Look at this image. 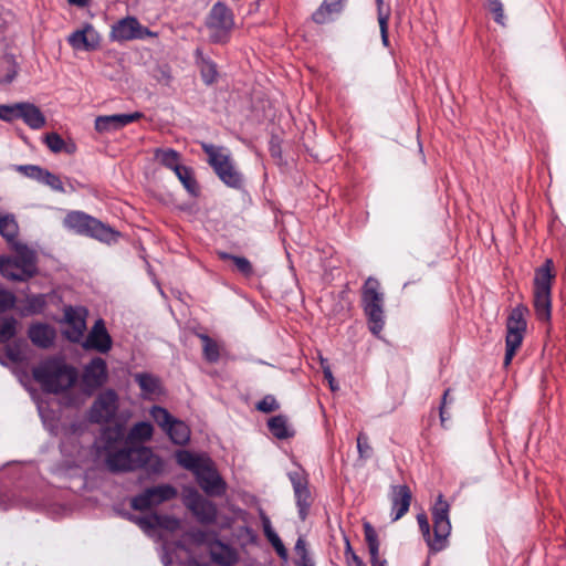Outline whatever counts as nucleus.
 I'll list each match as a JSON object with an SVG mask.
<instances>
[{
	"label": "nucleus",
	"mask_w": 566,
	"mask_h": 566,
	"mask_svg": "<svg viewBox=\"0 0 566 566\" xmlns=\"http://www.w3.org/2000/svg\"><path fill=\"white\" fill-rule=\"evenodd\" d=\"M260 517H261L262 527H263L265 537L268 538L270 544L273 546V548L275 549V552L280 556V558L283 559L284 562H286L289 558L287 549L285 548V546H284L282 539L280 538V536L277 535V533L272 527L271 520L263 511L260 512Z\"/></svg>",
	"instance_id": "nucleus-28"
},
{
	"label": "nucleus",
	"mask_w": 566,
	"mask_h": 566,
	"mask_svg": "<svg viewBox=\"0 0 566 566\" xmlns=\"http://www.w3.org/2000/svg\"><path fill=\"white\" fill-rule=\"evenodd\" d=\"M450 504L444 500L442 494L436 499L431 514L433 520V536L430 533V524L424 513L417 515L419 530L429 546L433 552H441L447 547L448 537L451 533V522L449 517Z\"/></svg>",
	"instance_id": "nucleus-4"
},
{
	"label": "nucleus",
	"mask_w": 566,
	"mask_h": 566,
	"mask_svg": "<svg viewBox=\"0 0 566 566\" xmlns=\"http://www.w3.org/2000/svg\"><path fill=\"white\" fill-rule=\"evenodd\" d=\"M177 460L184 461V460H200L199 458H193L186 451H179L177 453Z\"/></svg>",
	"instance_id": "nucleus-63"
},
{
	"label": "nucleus",
	"mask_w": 566,
	"mask_h": 566,
	"mask_svg": "<svg viewBox=\"0 0 566 566\" xmlns=\"http://www.w3.org/2000/svg\"><path fill=\"white\" fill-rule=\"evenodd\" d=\"M279 403L274 396L268 395L263 397L258 403L256 409L261 412H272L279 409Z\"/></svg>",
	"instance_id": "nucleus-50"
},
{
	"label": "nucleus",
	"mask_w": 566,
	"mask_h": 566,
	"mask_svg": "<svg viewBox=\"0 0 566 566\" xmlns=\"http://www.w3.org/2000/svg\"><path fill=\"white\" fill-rule=\"evenodd\" d=\"M449 394H450V389H447L443 394L441 406H440V419H441L442 423H444V421L447 420L446 405H447V401L449 400Z\"/></svg>",
	"instance_id": "nucleus-58"
},
{
	"label": "nucleus",
	"mask_w": 566,
	"mask_h": 566,
	"mask_svg": "<svg viewBox=\"0 0 566 566\" xmlns=\"http://www.w3.org/2000/svg\"><path fill=\"white\" fill-rule=\"evenodd\" d=\"M412 494L406 484H392L389 491V500L391 503V520L394 522L400 520L410 507Z\"/></svg>",
	"instance_id": "nucleus-22"
},
{
	"label": "nucleus",
	"mask_w": 566,
	"mask_h": 566,
	"mask_svg": "<svg viewBox=\"0 0 566 566\" xmlns=\"http://www.w3.org/2000/svg\"><path fill=\"white\" fill-rule=\"evenodd\" d=\"M148 36H157V34L142 25L134 17L120 19L112 27L111 30V39L117 42L145 39Z\"/></svg>",
	"instance_id": "nucleus-16"
},
{
	"label": "nucleus",
	"mask_w": 566,
	"mask_h": 566,
	"mask_svg": "<svg viewBox=\"0 0 566 566\" xmlns=\"http://www.w3.org/2000/svg\"><path fill=\"white\" fill-rule=\"evenodd\" d=\"M185 189L193 197L199 195V186L191 168L182 166L175 172Z\"/></svg>",
	"instance_id": "nucleus-36"
},
{
	"label": "nucleus",
	"mask_w": 566,
	"mask_h": 566,
	"mask_svg": "<svg viewBox=\"0 0 566 566\" xmlns=\"http://www.w3.org/2000/svg\"><path fill=\"white\" fill-rule=\"evenodd\" d=\"M234 512H235L237 517L244 523V525L239 526L237 528V533H235L237 538L243 545L255 544L258 541V535H256L255 531L248 525L249 517H250L249 512H247L245 510H242V509H237Z\"/></svg>",
	"instance_id": "nucleus-31"
},
{
	"label": "nucleus",
	"mask_w": 566,
	"mask_h": 566,
	"mask_svg": "<svg viewBox=\"0 0 566 566\" xmlns=\"http://www.w3.org/2000/svg\"><path fill=\"white\" fill-rule=\"evenodd\" d=\"M352 554H355V552L352 549L349 541L346 538V549H345V556L346 562L348 566H352Z\"/></svg>",
	"instance_id": "nucleus-61"
},
{
	"label": "nucleus",
	"mask_w": 566,
	"mask_h": 566,
	"mask_svg": "<svg viewBox=\"0 0 566 566\" xmlns=\"http://www.w3.org/2000/svg\"><path fill=\"white\" fill-rule=\"evenodd\" d=\"M28 335L35 346L49 348L54 343L56 332L48 324L38 323L30 326Z\"/></svg>",
	"instance_id": "nucleus-27"
},
{
	"label": "nucleus",
	"mask_w": 566,
	"mask_h": 566,
	"mask_svg": "<svg viewBox=\"0 0 566 566\" xmlns=\"http://www.w3.org/2000/svg\"><path fill=\"white\" fill-rule=\"evenodd\" d=\"M44 142L49 149L53 153H60L65 148L63 138L56 133L46 134Z\"/></svg>",
	"instance_id": "nucleus-47"
},
{
	"label": "nucleus",
	"mask_w": 566,
	"mask_h": 566,
	"mask_svg": "<svg viewBox=\"0 0 566 566\" xmlns=\"http://www.w3.org/2000/svg\"><path fill=\"white\" fill-rule=\"evenodd\" d=\"M135 380L145 395H155L159 391V380L155 376L146 373L135 375Z\"/></svg>",
	"instance_id": "nucleus-38"
},
{
	"label": "nucleus",
	"mask_w": 566,
	"mask_h": 566,
	"mask_svg": "<svg viewBox=\"0 0 566 566\" xmlns=\"http://www.w3.org/2000/svg\"><path fill=\"white\" fill-rule=\"evenodd\" d=\"M294 496H295V502H296V506H297L298 517L302 521H305L308 515L310 507L312 505L311 491H310V489L298 491V492L294 493Z\"/></svg>",
	"instance_id": "nucleus-40"
},
{
	"label": "nucleus",
	"mask_w": 566,
	"mask_h": 566,
	"mask_svg": "<svg viewBox=\"0 0 566 566\" xmlns=\"http://www.w3.org/2000/svg\"><path fill=\"white\" fill-rule=\"evenodd\" d=\"M19 119L31 129L38 130L45 126L46 119L41 109L29 102H20Z\"/></svg>",
	"instance_id": "nucleus-26"
},
{
	"label": "nucleus",
	"mask_w": 566,
	"mask_h": 566,
	"mask_svg": "<svg viewBox=\"0 0 566 566\" xmlns=\"http://www.w3.org/2000/svg\"><path fill=\"white\" fill-rule=\"evenodd\" d=\"M67 42L74 50L94 51L101 44V35L92 24L85 23L69 35Z\"/></svg>",
	"instance_id": "nucleus-21"
},
{
	"label": "nucleus",
	"mask_w": 566,
	"mask_h": 566,
	"mask_svg": "<svg viewBox=\"0 0 566 566\" xmlns=\"http://www.w3.org/2000/svg\"><path fill=\"white\" fill-rule=\"evenodd\" d=\"M191 537L195 542H197L199 544H206L207 546H208V543L211 542V539H209V533L206 531H201V530L193 531L191 533Z\"/></svg>",
	"instance_id": "nucleus-55"
},
{
	"label": "nucleus",
	"mask_w": 566,
	"mask_h": 566,
	"mask_svg": "<svg viewBox=\"0 0 566 566\" xmlns=\"http://www.w3.org/2000/svg\"><path fill=\"white\" fill-rule=\"evenodd\" d=\"M380 34H381V41L385 46H388L389 39H388V23L385 22L382 19L381 24H379Z\"/></svg>",
	"instance_id": "nucleus-59"
},
{
	"label": "nucleus",
	"mask_w": 566,
	"mask_h": 566,
	"mask_svg": "<svg viewBox=\"0 0 566 566\" xmlns=\"http://www.w3.org/2000/svg\"><path fill=\"white\" fill-rule=\"evenodd\" d=\"M486 9L493 14L495 22L504 25V9L501 0H486Z\"/></svg>",
	"instance_id": "nucleus-46"
},
{
	"label": "nucleus",
	"mask_w": 566,
	"mask_h": 566,
	"mask_svg": "<svg viewBox=\"0 0 566 566\" xmlns=\"http://www.w3.org/2000/svg\"><path fill=\"white\" fill-rule=\"evenodd\" d=\"M17 321L13 317L0 318V344L10 340L17 332Z\"/></svg>",
	"instance_id": "nucleus-42"
},
{
	"label": "nucleus",
	"mask_w": 566,
	"mask_h": 566,
	"mask_svg": "<svg viewBox=\"0 0 566 566\" xmlns=\"http://www.w3.org/2000/svg\"><path fill=\"white\" fill-rule=\"evenodd\" d=\"M156 527H161L168 531H176L180 526V521L174 516L157 514Z\"/></svg>",
	"instance_id": "nucleus-49"
},
{
	"label": "nucleus",
	"mask_w": 566,
	"mask_h": 566,
	"mask_svg": "<svg viewBox=\"0 0 566 566\" xmlns=\"http://www.w3.org/2000/svg\"><path fill=\"white\" fill-rule=\"evenodd\" d=\"M376 3H377L378 23L381 24L382 18H384L385 22L388 23L389 18H390V8L385 7L384 0H376Z\"/></svg>",
	"instance_id": "nucleus-53"
},
{
	"label": "nucleus",
	"mask_w": 566,
	"mask_h": 566,
	"mask_svg": "<svg viewBox=\"0 0 566 566\" xmlns=\"http://www.w3.org/2000/svg\"><path fill=\"white\" fill-rule=\"evenodd\" d=\"M112 346L113 339L106 329L105 322L98 318L83 339L82 347L87 350L106 354L112 349Z\"/></svg>",
	"instance_id": "nucleus-19"
},
{
	"label": "nucleus",
	"mask_w": 566,
	"mask_h": 566,
	"mask_svg": "<svg viewBox=\"0 0 566 566\" xmlns=\"http://www.w3.org/2000/svg\"><path fill=\"white\" fill-rule=\"evenodd\" d=\"M325 379H327L328 384H329V387L331 389L334 391L337 389V386H336V382H335V379H334V376L332 374V370H331V367L329 365H326V368H325V375H324Z\"/></svg>",
	"instance_id": "nucleus-60"
},
{
	"label": "nucleus",
	"mask_w": 566,
	"mask_h": 566,
	"mask_svg": "<svg viewBox=\"0 0 566 566\" xmlns=\"http://www.w3.org/2000/svg\"><path fill=\"white\" fill-rule=\"evenodd\" d=\"M161 562L164 566H192L196 560L181 542H165L161 546Z\"/></svg>",
	"instance_id": "nucleus-20"
},
{
	"label": "nucleus",
	"mask_w": 566,
	"mask_h": 566,
	"mask_svg": "<svg viewBox=\"0 0 566 566\" xmlns=\"http://www.w3.org/2000/svg\"><path fill=\"white\" fill-rule=\"evenodd\" d=\"M29 304H30V307L34 311V312H39L43 308V306L45 305V300H44V296L43 295H38V296H33L30 301H29Z\"/></svg>",
	"instance_id": "nucleus-57"
},
{
	"label": "nucleus",
	"mask_w": 566,
	"mask_h": 566,
	"mask_svg": "<svg viewBox=\"0 0 566 566\" xmlns=\"http://www.w3.org/2000/svg\"><path fill=\"white\" fill-rule=\"evenodd\" d=\"M155 159L163 166L171 169L174 172L181 168L184 165L180 164V154L171 148H158L155 150Z\"/></svg>",
	"instance_id": "nucleus-34"
},
{
	"label": "nucleus",
	"mask_w": 566,
	"mask_h": 566,
	"mask_svg": "<svg viewBox=\"0 0 566 566\" xmlns=\"http://www.w3.org/2000/svg\"><path fill=\"white\" fill-rule=\"evenodd\" d=\"M185 469L191 471L202 491L209 496H222L227 491V484L219 472L211 467L212 462H178Z\"/></svg>",
	"instance_id": "nucleus-12"
},
{
	"label": "nucleus",
	"mask_w": 566,
	"mask_h": 566,
	"mask_svg": "<svg viewBox=\"0 0 566 566\" xmlns=\"http://www.w3.org/2000/svg\"><path fill=\"white\" fill-rule=\"evenodd\" d=\"M357 448L359 451L360 457H369V446H368V439L364 433H359L357 437Z\"/></svg>",
	"instance_id": "nucleus-54"
},
{
	"label": "nucleus",
	"mask_w": 566,
	"mask_h": 566,
	"mask_svg": "<svg viewBox=\"0 0 566 566\" xmlns=\"http://www.w3.org/2000/svg\"><path fill=\"white\" fill-rule=\"evenodd\" d=\"M117 395L113 390H106L99 394L90 409V421L94 423L109 422L117 412Z\"/></svg>",
	"instance_id": "nucleus-17"
},
{
	"label": "nucleus",
	"mask_w": 566,
	"mask_h": 566,
	"mask_svg": "<svg viewBox=\"0 0 566 566\" xmlns=\"http://www.w3.org/2000/svg\"><path fill=\"white\" fill-rule=\"evenodd\" d=\"M17 255L14 258L0 256V273L13 281H25L36 272V258L28 247L14 243Z\"/></svg>",
	"instance_id": "nucleus-8"
},
{
	"label": "nucleus",
	"mask_w": 566,
	"mask_h": 566,
	"mask_svg": "<svg viewBox=\"0 0 566 566\" xmlns=\"http://www.w3.org/2000/svg\"><path fill=\"white\" fill-rule=\"evenodd\" d=\"M385 294L380 282L373 276L367 277L361 287V305L367 316L370 332L378 336L385 325Z\"/></svg>",
	"instance_id": "nucleus-5"
},
{
	"label": "nucleus",
	"mask_w": 566,
	"mask_h": 566,
	"mask_svg": "<svg viewBox=\"0 0 566 566\" xmlns=\"http://www.w3.org/2000/svg\"><path fill=\"white\" fill-rule=\"evenodd\" d=\"M32 376L44 392L60 394L75 385L78 373L63 358L49 357L32 369Z\"/></svg>",
	"instance_id": "nucleus-3"
},
{
	"label": "nucleus",
	"mask_w": 566,
	"mask_h": 566,
	"mask_svg": "<svg viewBox=\"0 0 566 566\" xmlns=\"http://www.w3.org/2000/svg\"><path fill=\"white\" fill-rule=\"evenodd\" d=\"M15 297L11 292L0 290V313L13 307Z\"/></svg>",
	"instance_id": "nucleus-51"
},
{
	"label": "nucleus",
	"mask_w": 566,
	"mask_h": 566,
	"mask_svg": "<svg viewBox=\"0 0 566 566\" xmlns=\"http://www.w3.org/2000/svg\"><path fill=\"white\" fill-rule=\"evenodd\" d=\"M154 433L151 423L140 421L135 423L124 437L122 426L108 427L102 431L101 441L107 451L108 459L118 455L122 460H153V452L145 447Z\"/></svg>",
	"instance_id": "nucleus-2"
},
{
	"label": "nucleus",
	"mask_w": 566,
	"mask_h": 566,
	"mask_svg": "<svg viewBox=\"0 0 566 566\" xmlns=\"http://www.w3.org/2000/svg\"><path fill=\"white\" fill-rule=\"evenodd\" d=\"M553 261L547 259L536 270L534 277V310L537 319L549 322L552 317Z\"/></svg>",
	"instance_id": "nucleus-7"
},
{
	"label": "nucleus",
	"mask_w": 566,
	"mask_h": 566,
	"mask_svg": "<svg viewBox=\"0 0 566 566\" xmlns=\"http://www.w3.org/2000/svg\"><path fill=\"white\" fill-rule=\"evenodd\" d=\"M295 564L296 566H315L312 557H303V559H297Z\"/></svg>",
	"instance_id": "nucleus-62"
},
{
	"label": "nucleus",
	"mask_w": 566,
	"mask_h": 566,
	"mask_svg": "<svg viewBox=\"0 0 566 566\" xmlns=\"http://www.w3.org/2000/svg\"><path fill=\"white\" fill-rule=\"evenodd\" d=\"M87 310L82 306H66L64 308L65 328L63 334L72 343H80L84 339L86 331Z\"/></svg>",
	"instance_id": "nucleus-18"
},
{
	"label": "nucleus",
	"mask_w": 566,
	"mask_h": 566,
	"mask_svg": "<svg viewBox=\"0 0 566 566\" xmlns=\"http://www.w3.org/2000/svg\"><path fill=\"white\" fill-rule=\"evenodd\" d=\"M184 504L201 524L210 525L217 520L218 510L214 503L205 499L196 490H188L184 494Z\"/></svg>",
	"instance_id": "nucleus-15"
},
{
	"label": "nucleus",
	"mask_w": 566,
	"mask_h": 566,
	"mask_svg": "<svg viewBox=\"0 0 566 566\" xmlns=\"http://www.w3.org/2000/svg\"><path fill=\"white\" fill-rule=\"evenodd\" d=\"M202 343L203 358L209 363H217L220 359V345L207 334H198Z\"/></svg>",
	"instance_id": "nucleus-35"
},
{
	"label": "nucleus",
	"mask_w": 566,
	"mask_h": 566,
	"mask_svg": "<svg viewBox=\"0 0 566 566\" xmlns=\"http://www.w3.org/2000/svg\"><path fill=\"white\" fill-rule=\"evenodd\" d=\"M44 170V168L36 165H23L18 167V171L39 182H41Z\"/></svg>",
	"instance_id": "nucleus-48"
},
{
	"label": "nucleus",
	"mask_w": 566,
	"mask_h": 566,
	"mask_svg": "<svg viewBox=\"0 0 566 566\" xmlns=\"http://www.w3.org/2000/svg\"><path fill=\"white\" fill-rule=\"evenodd\" d=\"M294 493L308 489V475L303 468L296 465L287 472Z\"/></svg>",
	"instance_id": "nucleus-39"
},
{
	"label": "nucleus",
	"mask_w": 566,
	"mask_h": 566,
	"mask_svg": "<svg viewBox=\"0 0 566 566\" xmlns=\"http://www.w3.org/2000/svg\"><path fill=\"white\" fill-rule=\"evenodd\" d=\"M345 0H324L319 8L313 13V20L318 24H324L333 20L334 14L343 10Z\"/></svg>",
	"instance_id": "nucleus-29"
},
{
	"label": "nucleus",
	"mask_w": 566,
	"mask_h": 566,
	"mask_svg": "<svg viewBox=\"0 0 566 566\" xmlns=\"http://www.w3.org/2000/svg\"><path fill=\"white\" fill-rule=\"evenodd\" d=\"M165 462H94V465L84 471L80 462H57L52 472L57 476L70 480V484H64L69 489L76 488L92 489L97 485L94 478L106 480L111 475L123 474L127 472L145 471L158 474L161 472Z\"/></svg>",
	"instance_id": "nucleus-1"
},
{
	"label": "nucleus",
	"mask_w": 566,
	"mask_h": 566,
	"mask_svg": "<svg viewBox=\"0 0 566 566\" xmlns=\"http://www.w3.org/2000/svg\"><path fill=\"white\" fill-rule=\"evenodd\" d=\"M15 75H17V72H15V71H13L12 73H10V74L6 75V77L1 78V80H0V82H1L2 84H9V83H11V82L13 81V78L15 77Z\"/></svg>",
	"instance_id": "nucleus-64"
},
{
	"label": "nucleus",
	"mask_w": 566,
	"mask_h": 566,
	"mask_svg": "<svg viewBox=\"0 0 566 566\" xmlns=\"http://www.w3.org/2000/svg\"><path fill=\"white\" fill-rule=\"evenodd\" d=\"M196 56H197V63L200 69L202 81L207 85L214 83L217 80V76H218L216 63L212 60L205 57L200 50L196 51Z\"/></svg>",
	"instance_id": "nucleus-33"
},
{
	"label": "nucleus",
	"mask_w": 566,
	"mask_h": 566,
	"mask_svg": "<svg viewBox=\"0 0 566 566\" xmlns=\"http://www.w3.org/2000/svg\"><path fill=\"white\" fill-rule=\"evenodd\" d=\"M176 496L177 490L172 485L160 484L157 486L148 488L142 493L132 497L130 506L136 511H147L153 506H157Z\"/></svg>",
	"instance_id": "nucleus-14"
},
{
	"label": "nucleus",
	"mask_w": 566,
	"mask_h": 566,
	"mask_svg": "<svg viewBox=\"0 0 566 566\" xmlns=\"http://www.w3.org/2000/svg\"><path fill=\"white\" fill-rule=\"evenodd\" d=\"M202 149L209 157L208 163L222 182L231 188L242 186V175L235 168L229 151L209 144H202Z\"/></svg>",
	"instance_id": "nucleus-9"
},
{
	"label": "nucleus",
	"mask_w": 566,
	"mask_h": 566,
	"mask_svg": "<svg viewBox=\"0 0 566 566\" xmlns=\"http://www.w3.org/2000/svg\"><path fill=\"white\" fill-rule=\"evenodd\" d=\"M63 224L65 228L78 234L87 235L106 243L115 241L119 235V233L109 226L104 224L102 221L82 211L69 212L63 220Z\"/></svg>",
	"instance_id": "nucleus-6"
},
{
	"label": "nucleus",
	"mask_w": 566,
	"mask_h": 566,
	"mask_svg": "<svg viewBox=\"0 0 566 566\" xmlns=\"http://www.w3.org/2000/svg\"><path fill=\"white\" fill-rule=\"evenodd\" d=\"M19 232V226L13 216L4 214L0 216V234L9 242L14 245L15 238Z\"/></svg>",
	"instance_id": "nucleus-37"
},
{
	"label": "nucleus",
	"mask_w": 566,
	"mask_h": 566,
	"mask_svg": "<svg viewBox=\"0 0 566 566\" xmlns=\"http://www.w3.org/2000/svg\"><path fill=\"white\" fill-rule=\"evenodd\" d=\"M206 27L212 43H227L234 28V17L224 3L217 2L206 18Z\"/></svg>",
	"instance_id": "nucleus-10"
},
{
	"label": "nucleus",
	"mask_w": 566,
	"mask_h": 566,
	"mask_svg": "<svg viewBox=\"0 0 566 566\" xmlns=\"http://www.w3.org/2000/svg\"><path fill=\"white\" fill-rule=\"evenodd\" d=\"M143 117V114L135 112L132 114H114L97 116L95 118L94 127L96 132L104 134L120 129L130 123H134Z\"/></svg>",
	"instance_id": "nucleus-24"
},
{
	"label": "nucleus",
	"mask_w": 566,
	"mask_h": 566,
	"mask_svg": "<svg viewBox=\"0 0 566 566\" xmlns=\"http://www.w3.org/2000/svg\"><path fill=\"white\" fill-rule=\"evenodd\" d=\"M365 539L370 555L371 566H386V560L379 559V539L375 528L369 524H364Z\"/></svg>",
	"instance_id": "nucleus-30"
},
{
	"label": "nucleus",
	"mask_w": 566,
	"mask_h": 566,
	"mask_svg": "<svg viewBox=\"0 0 566 566\" xmlns=\"http://www.w3.org/2000/svg\"><path fill=\"white\" fill-rule=\"evenodd\" d=\"M20 103L10 105L0 104V119L4 122H13L19 119Z\"/></svg>",
	"instance_id": "nucleus-44"
},
{
	"label": "nucleus",
	"mask_w": 566,
	"mask_h": 566,
	"mask_svg": "<svg viewBox=\"0 0 566 566\" xmlns=\"http://www.w3.org/2000/svg\"><path fill=\"white\" fill-rule=\"evenodd\" d=\"M295 552L297 553L298 555V559H303V557H311L307 549H306V544H305V541L303 538H298L295 543Z\"/></svg>",
	"instance_id": "nucleus-56"
},
{
	"label": "nucleus",
	"mask_w": 566,
	"mask_h": 566,
	"mask_svg": "<svg viewBox=\"0 0 566 566\" xmlns=\"http://www.w3.org/2000/svg\"><path fill=\"white\" fill-rule=\"evenodd\" d=\"M213 538L208 543V551L211 560L220 566H233L239 560V554L235 548L217 538V533H212Z\"/></svg>",
	"instance_id": "nucleus-23"
},
{
	"label": "nucleus",
	"mask_w": 566,
	"mask_h": 566,
	"mask_svg": "<svg viewBox=\"0 0 566 566\" xmlns=\"http://www.w3.org/2000/svg\"><path fill=\"white\" fill-rule=\"evenodd\" d=\"M124 516L137 524L145 533H149L151 530L156 528V520H158L157 514L149 516H136L130 513H125Z\"/></svg>",
	"instance_id": "nucleus-43"
},
{
	"label": "nucleus",
	"mask_w": 566,
	"mask_h": 566,
	"mask_svg": "<svg viewBox=\"0 0 566 566\" xmlns=\"http://www.w3.org/2000/svg\"><path fill=\"white\" fill-rule=\"evenodd\" d=\"M7 357L12 363H21L24 359V355L18 345H10L6 349Z\"/></svg>",
	"instance_id": "nucleus-52"
},
{
	"label": "nucleus",
	"mask_w": 566,
	"mask_h": 566,
	"mask_svg": "<svg viewBox=\"0 0 566 566\" xmlns=\"http://www.w3.org/2000/svg\"><path fill=\"white\" fill-rule=\"evenodd\" d=\"M107 380V365L101 357L93 358L84 368L83 382L86 387L96 389Z\"/></svg>",
	"instance_id": "nucleus-25"
},
{
	"label": "nucleus",
	"mask_w": 566,
	"mask_h": 566,
	"mask_svg": "<svg viewBox=\"0 0 566 566\" xmlns=\"http://www.w3.org/2000/svg\"><path fill=\"white\" fill-rule=\"evenodd\" d=\"M527 307L524 305L515 306L506 321V337H505V357L504 365L509 366L515 356L517 349L521 347L526 332Z\"/></svg>",
	"instance_id": "nucleus-11"
},
{
	"label": "nucleus",
	"mask_w": 566,
	"mask_h": 566,
	"mask_svg": "<svg viewBox=\"0 0 566 566\" xmlns=\"http://www.w3.org/2000/svg\"><path fill=\"white\" fill-rule=\"evenodd\" d=\"M41 184L49 186L54 191L64 192L63 182L60 177L46 169L43 172Z\"/></svg>",
	"instance_id": "nucleus-45"
},
{
	"label": "nucleus",
	"mask_w": 566,
	"mask_h": 566,
	"mask_svg": "<svg viewBox=\"0 0 566 566\" xmlns=\"http://www.w3.org/2000/svg\"><path fill=\"white\" fill-rule=\"evenodd\" d=\"M221 259L231 260L237 266L238 271L241 272L245 276H250L253 273V268L251 262L244 256H237L229 253H220Z\"/></svg>",
	"instance_id": "nucleus-41"
},
{
	"label": "nucleus",
	"mask_w": 566,
	"mask_h": 566,
	"mask_svg": "<svg viewBox=\"0 0 566 566\" xmlns=\"http://www.w3.org/2000/svg\"><path fill=\"white\" fill-rule=\"evenodd\" d=\"M156 423L169 436L176 444H185L190 439V429L181 420L175 419L165 408L151 407L149 411Z\"/></svg>",
	"instance_id": "nucleus-13"
},
{
	"label": "nucleus",
	"mask_w": 566,
	"mask_h": 566,
	"mask_svg": "<svg viewBox=\"0 0 566 566\" xmlns=\"http://www.w3.org/2000/svg\"><path fill=\"white\" fill-rule=\"evenodd\" d=\"M268 427L270 432L277 439H287L294 434V430L289 424L287 418L282 415L270 418Z\"/></svg>",
	"instance_id": "nucleus-32"
}]
</instances>
